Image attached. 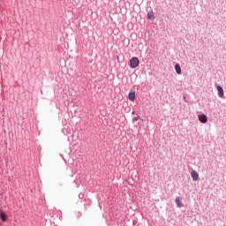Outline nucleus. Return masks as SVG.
I'll use <instances>...</instances> for the list:
<instances>
[{
  "label": "nucleus",
  "instance_id": "f257e3e1",
  "mask_svg": "<svg viewBox=\"0 0 226 226\" xmlns=\"http://www.w3.org/2000/svg\"><path fill=\"white\" fill-rule=\"evenodd\" d=\"M130 66L132 68H137V66H139V58L138 57H132L130 60Z\"/></svg>",
  "mask_w": 226,
  "mask_h": 226
},
{
  "label": "nucleus",
  "instance_id": "f03ea898",
  "mask_svg": "<svg viewBox=\"0 0 226 226\" xmlns=\"http://www.w3.org/2000/svg\"><path fill=\"white\" fill-rule=\"evenodd\" d=\"M191 177H192L193 181H199V173L196 170H192L191 172Z\"/></svg>",
  "mask_w": 226,
  "mask_h": 226
},
{
  "label": "nucleus",
  "instance_id": "7ed1b4c3",
  "mask_svg": "<svg viewBox=\"0 0 226 226\" xmlns=\"http://www.w3.org/2000/svg\"><path fill=\"white\" fill-rule=\"evenodd\" d=\"M199 121H200L203 124L207 123V117L205 114L199 116Z\"/></svg>",
  "mask_w": 226,
  "mask_h": 226
},
{
  "label": "nucleus",
  "instance_id": "20e7f679",
  "mask_svg": "<svg viewBox=\"0 0 226 226\" xmlns=\"http://www.w3.org/2000/svg\"><path fill=\"white\" fill-rule=\"evenodd\" d=\"M217 91H218V96H220V98H223V88L220 86H217Z\"/></svg>",
  "mask_w": 226,
  "mask_h": 226
},
{
  "label": "nucleus",
  "instance_id": "39448f33",
  "mask_svg": "<svg viewBox=\"0 0 226 226\" xmlns=\"http://www.w3.org/2000/svg\"><path fill=\"white\" fill-rule=\"evenodd\" d=\"M175 202H176L177 207H183V203L181 201V198L177 197Z\"/></svg>",
  "mask_w": 226,
  "mask_h": 226
},
{
  "label": "nucleus",
  "instance_id": "423d86ee",
  "mask_svg": "<svg viewBox=\"0 0 226 226\" xmlns=\"http://www.w3.org/2000/svg\"><path fill=\"white\" fill-rule=\"evenodd\" d=\"M129 100H131V102H135V92L129 93Z\"/></svg>",
  "mask_w": 226,
  "mask_h": 226
},
{
  "label": "nucleus",
  "instance_id": "0eeeda50",
  "mask_svg": "<svg viewBox=\"0 0 226 226\" xmlns=\"http://www.w3.org/2000/svg\"><path fill=\"white\" fill-rule=\"evenodd\" d=\"M175 70L178 75H181V66L179 65V64H177L175 65Z\"/></svg>",
  "mask_w": 226,
  "mask_h": 226
},
{
  "label": "nucleus",
  "instance_id": "6e6552de",
  "mask_svg": "<svg viewBox=\"0 0 226 226\" xmlns=\"http://www.w3.org/2000/svg\"><path fill=\"white\" fill-rule=\"evenodd\" d=\"M0 218L4 222H6V214H4L3 210L0 211Z\"/></svg>",
  "mask_w": 226,
  "mask_h": 226
},
{
  "label": "nucleus",
  "instance_id": "1a4fd4ad",
  "mask_svg": "<svg viewBox=\"0 0 226 226\" xmlns=\"http://www.w3.org/2000/svg\"><path fill=\"white\" fill-rule=\"evenodd\" d=\"M147 17L150 20H154V13L153 11L148 12Z\"/></svg>",
  "mask_w": 226,
  "mask_h": 226
},
{
  "label": "nucleus",
  "instance_id": "9d476101",
  "mask_svg": "<svg viewBox=\"0 0 226 226\" xmlns=\"http://www.w3.org/2000/svg\"><path fill=\"white\" fill-rule=\"evenodd\" d=\"M139 119H140V117L138 116V117H134L132 118V121H133V123H135L136 121H139Z\"/></svg>",
  "mask_w": 226,
  "mask_h": 226
}]
</instances>
